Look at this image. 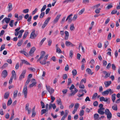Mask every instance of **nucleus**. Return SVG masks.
Masks as SVG:
<instances>
[{"label": "nucleus", "instance_id": "obj_1", "mask_svg": "<svg viewBox=\"0 0 120 120\" xmlns=\"http://www.w3.org/2000/svg\"><path fill=\"white\" fill-rule=\"evenodd\" d=\"M45 52L44 51L41 52L40 56L39 58L37 60V62L39 61L40 63L41 64L44 65L46 63V60L47 59L48 54H47L45 56Z\"/></svg>", "mask_w": 120, "mask_h": 120}, {"label": "nucleus", "instance_id": "obj_2", "mask_svg": "<svg viewBox=\"0 0 120 120\" xmlns=\"http://www.w3.org/2000/svg\"><path fill=\"white\" fill-rule=\"evenodd\" d=\"M99 99L101 101L106 102V103L108 104H109L110 103V100L109 98H105L103 97H102L100 98Z\"/></svg>", "mask_w": 120, "mask_h": 120}, {"label": "nucleus", "instance_id": "obj_3", "mask_svg": "<svg viewBox=\"0 0 120 120\" xmlns=\"http://www.w3.org/2000/svg\"><path fill=\"white\" fill-rule=\"evenodd\" d=\"M22 93L24 95V98H26L27 97V86L26 85L24 86Z\"/></svg>", "mask_w": 120, "mask_h": 120}, {"label": "nucleus", "instance_id": "obj_4", "mask_svg": "<svg viewBox=\"0 0 120 120\" xmlns=\"http://www.w3.org/2000/svg\"><path fill=\"white\" fill-rule=\"evenodd\" d=\"M105 113L107 115V118L110 119L112 117V115L109 110L108 109H106L105 111Z\"/></svg>", "mask_w": 120, "mask_h": 120}, {"label": "nucleus", "instance_id": "obj_5", "mask_svg": "<svg viewBox=\"0 0 120 120\" xmlns=\"http://www.w3.org/2000/svg\"><path fill=\"white\" fill-rule=\"evenodd\" d=\"M24 31V30H20L18 32H15V36H17L18 35V34H19L18 38H20L21 37L22 33Z\"/></svg>", "mask_w": 120, "mask_h": 120}, {"label": "nucleus", "instance_id": "obj_6", "mask_svg": "<svg viewBox=\"0 0 120 120\" xmlns=\"http://www.w3.org/2000/svg\"><path fill=\"white\" fill-rule=\"evenodd\" d=\"M73 15V14H71L68 15L65 20V22H70L73 21L72 17Z\"/></svg>", "mask_w": 120, "mask_h": 120}, {"label": "nucleus", "instance_id": "obj_7", "mask_svg": "<svg viewBox=\"0 0 120 120\" xmlns=\"http://www.w3.org/2000/svg\"><path fill=\"white\" fill-rule=\"evenodd\" d=\"M46 88L48 92L49 93L50 95H51L52 93H53L54 91V90L51 88V87L49 86H46Z\"/></svg>", "mask_w": 120, "mask_h": 120}, {"label": "nucleus", "instance_id": "obj_8", "mask_svg": "<svg viewBox=\"0 0 120 120\" xmlns=\"http://www.w3.org/2000/svg\"><path fill=\"white\" fill-rule=\"evenodd\" d=\"M29 104L27 103L26 105L25 106V111L27 112L28 114H30L31 110V109L30 108H29Z\"/></svg>", "mask_w": 120, "mask_h": 120}, {"label": "nucleus", "instance_id": "obj_9", "mask_svg": "<svg viewBox=\"0 0 120 120\" xmlns=\"http://www.w3.org/2000/svg\"><path fill=\"white\" fill-rule=\"evenodd\" d=\"M26 70H24L22 71L19 77V80H21L23 79L24 78L25 74L26 72Z\"/></svg>", "mask_w": 120, "mask_h": 120}, {"label": "nucleus", "instance_id": "obj_10", "mask_svg": "<svg viewBox=\"0 0 120 120\" xmlns=\"http://www.w3.org/2000/svg\"><path fill=\"white\" fill-rule=\"evenodd\" d=\"M65 44L66 46L67 47H73L75 46L74 45L70 42L68 41H65Z\"/></svg>", "mask_w": 120, "mask_h": 120}, {"label": "nucleus", "instance_id": "obj_11", "mask_svg": "<svg viewBox=\"0 0 120 120\" xmlns=\"http://www.w3.org/2000/svg\"><path fill=\"white\" fill-rule=\"evenodd\" d=\"M36 50L35 47H32L30 49L29 52V54L30 56H32L33 53Z\"/></svg>", "mask_w": 120, "mask_h": 120}, {"label": "nucleus", "instance_id": "obj_12", "mask_svg": "<svg viewBox=\"0 0 120 120\" xmlns=\"http://www.w3.org/2000/svg\"><path fill=\"white\" fill-rule=\"evenodd\" d=\"M35 30H34L31 33L30 37V38L31 39H33L35 37H36L37 36L35 34Z\"/></svg>", "mask_w": 120, "mask_h": 120}, {"label": "nucleus", "instance_id": "obj_13", "mask_svg": "<svg viewBox=\"0 0 120 120\" xmlns=\"http://www.w3.org/2000/svg\"><path fill=\"white\" fill-rule=\"evenodd\" d=\"M105 110V108H99L98 111V112L100 114L103 115L104 113V112Z\"/></svg>", "mask_w": 120, "mask_h": 120}, {"label": "nucleus", "instance_id": "obj_14", "mask_svg": "<svg viewBox=\"0 0 120 120\" xmlns=\"http://www.w3.org/2000/svg\"><path fill=\"white\" fill-rule=\"evenodd\" d=\"M7 75V72L6 70H4L2 72V76L3 78H5Z\"/></svg>", "mask_w": 120, "mask_h": 120}, {"label": "nucleus", "instance_id": "obj_15", "mask_svg": "<svg viewBox=\"0 0 120 120\" xmlns=\"http://www.w3.org/2000/svg\"><path fill=\"white\" fill-rule=\"evenodd\" d=\"M11 19L10 18L7 17L5 18L2 21V22H9L10 21Z\"/></svg>", "mask_w": 120, "mask_h": 120}, {"label": "nucleus", "instance_id": "obj_16", "mask_svg": "<svg viewBox=\"0 0 120 120\" xmlns=\"http://www.w3.org/2000/svg\"><path fill=\"white\" fill-rule=\"evenodd\" d=\"M111 81H107L105 82L104 84L106 87H107L111 84Z\"/></svg>", "mask_w": 120, "mask_h": 120}, {"label": "nucleus", "instance_id": "obj_17", "mask_svg": "<svg viewBox=\"0 0 120 120\" xmlns=\"http://www.w3.org/2000/svg\"><path fill=\"white\" fill-rule=\"evenodd\" d=\"M8 12H10L12 9V4L11 3H9L8 4Z\"/></svg>", "mask_w": 120, "mask_h": 120}, {"label": "nucleus", "instance_id": "obj_18", "mask_svg": "<svg viewBox=\"0 0 120 120\" xmlns=\"http://www.w3.org/2000/svg\"><path fill=\"white\" fill-rule=\"evenodd\" d=\"M12 76L11 77H12V78H14L15 79H16V74L15 71L14 70H13L11 72Z\"/></svg>", "mask_w": 120, "mask_h": 120}, {"label": "nucleus", "instance_id": "obj_19", "mask_svg": "<svg viewBox=\"0 0 120 120\" xmlns=\"http://www.w3.org/2000/svg\"><path fill=\"white\" fill-rule=\"evenodd\" d=\"M103 72L104 74L105 75L104 76V78H106L110 76V73H108L105 71H103Z\"/></svg>", "mask_w": 120, "mask_h": 120}, {"label": "nucleus", "instance_id": "obj_20", "mask_svg": "<svg viewBox=\"0 0 120 120\" xmlns=\"http://www.w3.org/2000/svg\"><path fill=\"white\" fill-rule=\"evenodd\" d=\"M108 89L103 91L102 93V95L103 96H106L108 95L109 94Z\"/></svg>", "mask_w": 120, "mask_h": 120}, {"label": "nucleus", "instance_id": "obj_21", "mask_svg": "<svg viewBox=\"0 0 120 120\" xmlns=\"http://www.w3.org/2000/svg\"><path fill=\"white\" fill-rule=\"evenodd\" d=\"M9 95V93L7 92L4 94V99H7L8 98Z\"/></svg>", "mask_w": 120, "mask_h": 120}, {"label": "nucleus", "instance_id": "obj_22", "mask_svg": "<svg viewBox=\"0 0 120 120\" xmlns=\"http://www.w3.org/2000/svg\"><path fill=\"white\" fill-rule=\"evenodd\" d=\"M64 33L65 35L64 38L65 39V40H67L68 39L69 36V33L68 31H66Z\"/></svg>", "mask_w": 120, "mask_h": 120}, {"label": "nucleus", "instance_id": "obj_23", "mask_svg": "<svg viewBox=\"0 0 120 120\" xmlns=\"http://www.w3.org/2000/svg\"><path fill=\"white\" fill-rule=\"evenodd\" d=\"M36 84V82L35 81L32 82L31 84L29 85V87L30 88L33 87L34 86H35Z\"/></svg>", "mask_w": 120, "mask_h": 120}, {"label": "nucleus", "instance_id": "obj_24", "mask_svg": "<svg viewBox=\"0 0 120 120\" xmlns=\"http://www.w3.org/2000/svg\"><path fill=\"white\" fill-rule=\"evenodd\" d=\"M99 115L98 114H94V118L95 120H99Z\"/></svg>", "mask_w": 120, "mask_h": 120}, {"label": "nucleus", "instance_id": "obj_25", "mask_svg": "<svg viewBox=\"0 0 120 120\" xmlns=\"http://www.w3.org/2000/svg\"><path fill=\"white\" fill-rule=\"evenodd\" d=\"M61 15H58L56 16L55 19H54V21L55 22H57L58 21L59 19L60 18V16H61Z\"/></svg>", "mask_w": 120, "mask_h": 120}, {"label": "nucleus", "instance_id": "obj_26", "mask_svg": "<svg viewBox=\"0 0 120 120\" xmlns=\"http://www.w3.org/2000/svg\"><path fill=\"white\" fill-rule=\"evenodd\" d=\"M21 61H22V62L23 63H24L26 64L30 65L29 63L25 60H21Z\"/></svg>", "mask_w": 120, "mask_h": 120}, {"label": "nucleus", "instance_id": "obj_27", "mask_svg": "<svg viewBox=\"0 0 120 120\" xmlns=\"http://www.w3.org/2000/svg\"><path fill=\"white\" fill-rule=\"evenodd\" d=\"M22 16L21 15L19 16L18 18H17L16 21L15 22H18V21L21 20L22 19Z\"/></svg>", "mask_w": 120, "mask_h": 120}, {"label": "nucleus", "instance_id": "obj_28", "mask_svg": "<svg viewBox=\"0 0 120 120\" xmlns=\"http://www.w3.org/2000/svg\"><path fill=\"white\" fill-rule=\"evenodd\" d=\"M116 95L115 94H113L112 96V99L113 102H114L116 99Z\"/></svg>", "mask_w": 120, "mask_h": 120}, {"label": "nucleus", "instance_id": "obj_29", "mask_svg": "<svg viewBox=\"0 0 120 120\" xmlns=\"http://www.w3.org/2000/svg\"><path fill=\"white\" fill-rule=\"evenodd\" d=\"M19 52L20 53L24 54L25 56H27L28 55L27 53L24 51L21 50Z\"/></svg>", "mask_w": 120, "mask_h": 120}, {"label": "nucleus", "instance_id": "obj_30", "mask_svg": "<svg viewBox=\"0 0 120 120\" xmlns=\"http://www.w3.org/2000/svg\"><path fill=\"white\" fill-rule=\"evenodd\" d=\"M79 87L80 88L84 89L85 88V86L83 83H80L79 85Z\"/></svg>", "mask_w": 120, "mask_h": 120}, {"label": "nucleus", "instance_id": "obj_31", "mask_svg": "<svg viewBox=\"0 0 120 120\" xmlns=\"http://www.w3.org/2000/svg\"><path fill=\"white\" fill-rule=\"evenodd\" d=\"M23 42L22 40H21L19 41L17 43L18 46H20L22 44Z\"/></svg>", "mask_w": 120, "mask_h": 120}, {"label": "nucleus", "instance_id": "obj_32", "mask_svg": "<svg viewBox=\"0 0 120 120\" xmlns=\"http://www.w3.org/2000/svg\"><path fill=\"white\" fill-rule=\"evenodd\" d=\"M56 52L58 54H60L62 53V51L60 48L56 49Z\"/></svg>", "mask_w": 120, "mask_h": 120}, {"label": "nucleus", "instance_id": "obj_33", "mask_svg": "<svg viewBox=\"0 0 120 120\" xmlns=\"http://www.w3.org/2000/svg\"><path fill=\"white\" fill-rule=\"evenodd\" d=\"M73 51L72 50H70L69 51V58H71L72 57L73 54Z\"/></svg>", "mask_w": 120, "mask_h": 120}, {"label": "nucleus", "instance_id": "obj_34", "mask_svg": "<svg viewBox=\"0 0 120 120\" xmlns=\"http://www.w3.org/2000/svg\"><path fill=\"white\" fill-rule=\"evenodd\" d=\"M86 71L89 74L91 75L93 74V73L92 72L91 70L89 68H87L86 70Z\"/></svg>", "mask_w": 120, "mask_h": 120}, {"label": "nucleus", "instance_id": "obj_35", "mask_svg": "<svg viewBox=\"0 0 120 120\" xmlns=\"http://www.w3.org/2000/svg\"><path fill=\"white\" fill-rule=\"evenodd\" d=\"M112 108L114 110H117V105H115L112 106Z\"/></svg>", "mask_w": 120, "mask_h": 120}, {"label": "nucleus", "instance_id": "obj_36", "mask_svg": "<svg viewBox=\"0 0 120 120\" xmlns=\"http://www.w3.org/2000/svg\"><path fill=\"white\" fill-rule=\"evenodd\" d=\"M109 45V42L108 41H106L104 42V45L105 48H106L108 45Z\"/></svg>", "mask_w": 120, "mask_h": 120}, {"label": "nucleus", "instance_id": "obj_37", "mask_svg": "<svg viewBox=\"0 0 120 120\" xmlns=\"http://www.w3.org/2000/svg\"><path fill=\"white\" fill-rule=\"evenodd\" d=\"M77 15H75L73 18H72V21L73 22H74L76 20L77 18Z\"/></svg>", "mask_w": 120, "mask_h": 120}, {"label": "nucleus", "instance_id": "obj_38", "mask_svg": "<svg viewBox=\"0 0 120 120\" xmlns=\"http://www.w3.org/2000/svg\"><path fill=\"white\" fill-rule=\"evenodd\" d=\"M12 103V101L11 98H10L8 101L7 105H10Z\"/></svg>", "mask_w": 120, "mask_h": 120}, {"label": "nucleus", "instance_id": "obj_39", "mask_svg": "<svg viewBox=\"0 0 120 120\" xmlns=\"http://www.w3.org/2000/svg\"><path fill=\"white\" fill-rule=\"evenodd\" d=\"M84 92L85 93L86 92V91L85 89L83 90L82 89H80L79 91V93H83V92Z\"/></svg>", "mask_w": 120, "mask_h": 120}, {"label": "nucleus", "instance_id": "obj_40", "mask_svg": "<svg viewBox=\"0 0 120 120\" xmlns=\"http://www.w3.org/2000/svg\"><path fill=\"white\" fill-rule=\"evenodd\" d=\"M46 5H44L42 8H41V12H42L43 11H44L45 9H46Z\"/></svg>", "mask_w": 120, "mask_h": 120}, {"label": "nucleus", "instance_id": "obj_41", "mask_svg": "<svg viewBox=\"0 0 120 120\" xmlns=\"http://www.w3.org/2000/svg\"><path fill=\"white\" fill-rule=\"evenodd\" d=\"M72 74L73 75L75 76L77 74V71L75 69H74L72 71Z\"/></svg>", "mask_w": 120, "mask_h": 120}, {"label": "nucleus", "instance_id": "obj_42", "mask_svg": "<svg viewBox=\"0 0 120 120\" xmlns=\"http://www.w3.org/2000/svg\"><path fill=\"white\" fill-rule=\"evenodd\" d=\"M47 111V110L46 109H42L41 111V114L42 115L45 113Z\"/></svg>", "mask_w": 120, "mask_h": 120}, {"label": "nucleus", "instance_id": "obj_43", "mask_svg": "<svg viewBox=\"0 0 120 120\" xmlns=\"http://www.w3.org/2000/svg\"><path fill=\"white\" fill-rule=\"evenodd\" d=\"M18 91L17 90H15L14 92L13 97L14 98H15L17 96Z\"/></svg>", "mask_w": 120, "mask_h": 120}, {"label": "nucleus", "instance_id": "obj_44", "mask_svg": "<svg viewBox=\"0 0 120 120\" xmlns=\"http://www.w3.org/2000/svg\"><path fill=\"white\" fill-rule=\"evenodd\" d=\"M56 101L58 105H60L62 104V102L60 99L57 100Z\"/></svg>", "mask_w": 120, "mask_h": 120}, {"label": "nucleus", "instance_id": "obj_45", "mask_svg": "<svg viewBox=\"0 0 120 120\" xmlns=\"http://www.w3.org/2000/svg\"><path fill=\"white\" fill-rule=\"evenodd\" d=\"M101 9L100 8L97 9L95 10V12L96 14H99L100 13V10Z\"/></svg>", "mask_w": 120, "mask_h": 120}, {"label": "nucleus", "instance_id": "obj_46", "mask_svg": "<svg viewBox=\"0 0 120 120\" xmlns=\"http://www.w3.org/2000/svg\"><path fill=\"white\" fill-rule=\"evenodd\" d=\"M28 32L27 31H26L24 35L23 39H25L26 37H27L28 34Z\"/></svg>", "mask_w": 120, "mask_h": 120}, {"label": "nucleus", "instance_id": "obj_47", "mask_svg": "<svg viewBox=\"0 0 120 120\" xmlns=\"http://www.w3.org/2000/svg\"><path fill=\"white\" fill-rule=\"evenodd\" d=\"M45 14V12H41L40 15L39 16V18H42L43 17Z\"/></svg>", "mask_w": 120, "mask_h": 120}, {"label": "nucleus", "instance_id": "obj_48", "mask_svg": "<svg viewBox=\"0 0 120 120\" xmlns=\"http://www.w3.org/2000/svg\"><path fill=\"white\" fill-rule=\"evenodd\" d=\"M30 81V79L28 78L26 81V82L25 83V85H26V86H27V85L29 83Z\"/></svg>", "mask_w": 120, "mask_h": 120}, {"label": "nucleus", "instance_id": "obj_49", "mask_svg": "<svg viewBox=\"0 0 120 120\" xmlns=\"http://www.w3.org/2000/svg\"><path fill=\"white\" fill-rule=\"evenodd\" d=\"M28 69L32 72H34L35 71V69L33 68H28Z\"/></svg>", "mask_w": 120, "mask_h": 120}, {"label": "nucleus", "instance_id": "obj_50", "mask_svg": "<svg viewBox=\"0 0 120 120\" xmlns=\"http://www.w3.org/2000/svg\"><path fill=\"white\" fill-rule=\"evenodd\" d=\"M86 82V79L84 78L83 79H82L80 83H83V82H84V83H85Z\"/></svg>", "mask_w": 120, "mask_h": 120}, {"label": "nucleus", "instance_id": "obj_51", "mask_svg": "<svg viewBox=\"0 0 120 120\" xmlns=\"http://www.w3.org/2000/svg\"><path fill=\"white\" fill-rule=\"evenodd\" d=\"M5 45L4 44L1 45L0 47V51H1L5 49Z\"/></svg>", "mask_w": 120, "mask_h": 120}, {"label": "nucleus", "instance_id": "obj_52", "mask_svg": "<svg viewBox=\"0 0 120 120\" xmlns=\"http://www.w3.org/2000/svg\"><path fill=\"white\" fill-rule=\"evenodd\" d=\"M84 110H81L79 113V115L80 116H82L84 115Z\"/></svg>", "mask_w": 120, "mask_h": 120}, {"label": "nucleus", "instance_id": "obj_53", "mask_svg": "<svg viewBox=\"0 0 120 120\" xmlns=\"http://www.w3.org/2000/svg\"><path fill=\"white\" fill-rule=\"evenodd\" d=\"M46 38H43L41 41V42H40V44L41 45H42L43 43L44 42V41L45 40Z\"/></svg>", "mask_w": 120, "mask_h": 120}, {"label": "nucleus", "instance_id": "obj_54", "mask_svg": "<svg viewBox=\"0 0 120 120\" xmlns=\"http://www.w3.org/2000/svg\"><path fill=\"white\" fill-rule=\"evenodd\" d=\"M75 29V27L74 26V25L73 24H72L71 25L70 27V29L71 30H74Z\"/></svg>", "mask_w": 120, "mask_h": 120}, {"label": "nucleus", "instance_id": "obj_55", "mask_svg": "<svg viewBox=\"0 0 120 120\" xmlns=\"http://www.w3.org/2000/svg\"><path fill=\"white\" fill-rule=\"evenodd\" d=\"M71 83V79L70 78H69L68 79V85H69Z\"/></svg>", "mask_w": 120, "mask_h": 120}, {"label": "nucleus", "instance_id": "obj_56", "mask_svg": "<svg viewBox=\"0 0 120 120\" xmlns=\"http://www.w3.org/2000/svg\"><path fill=\"white\" fill-rule=\"evenodd\" d=\"M41 103L42 106V109L44 108H45V105L43 102L42 101H41Z\"/></svg>", "mask_w": 120, "mask_h": 120}, {"label": "nucleus", "instance_id": "obj_57", "mask_svg": "<svg viewBox=\"0 0 120 120\" xmlns=\"http://www.w3.org/2000/svg\"><path fill=\"white\" fill-rule=\"evenodd\" d=\"M98 103L97 101H94L93 103V105L94 106H98Z\"/></svg>", "mask_w": 120, "mask_h": 120}, {"label": "nucleus", "instance_id": "obj_58", "mask_svg": "<svg viewBox=\"0 0 120 120\" xmlns=\"http://www.w3.org/2000/svg\"><path fill=\"white\" fill-rule=\"evenodd\" d=\"M29 11V9H26L24 10L23 11V13H26L28 12Z\"/></svg>", "mask_w": 120, "mask_h": 120}, {"label": "nucleus", "instance_id": "obj_59", "mask_svg": "<svg viewBox=\"0 0 120 120\" xmlns=\"http://www.w3.org/2000/svg\"><path fill=\"white\" fill-rule=\"evenodd\" d=\"M51 102H53L55 99V98L52 96L51 95Z\"/></svg>", "mask_w": 120, "mask_h": 120}, {"label": "nucleus", "instance_id": "obj_60", "mask_svg": "<svg viewBox=\"0 0 120 120\" xmlns=\"http://www.w3.org/2000/svg\"><path fill=\"white\" fill-rule=\"evenodd\" d=\"M79 106V104L78 103H76L75 106L74 108L77 109Z\"/></svg>", "mask_w": 120, "mask_h": 120}, {"label": "nucleus", "instance_id": "obj_61", "mask_svg": "<svg viewBox=\"0 0 120 120\" xmlns=\"http://www.w3.org/2000/svg\"><path fill=\"white\" fill-rule=\"evenodd\" d=\"M111 33H110L109 34L108 37V39L109 40H110L111 38Z\"/></svg>", "mask_w": 120, "mask_h": 120}, {"label": "nucleus", "instance_id": "obj_62", "mask_svg": "<svg viewBox=\"0 0 120 120\" xmlns=\"http://www.w3.org/2000/svg\"><path fill=\"white\" fill-rule=\"evenodd\" d=\"M102 45L101 42H99L98 45V48H101L102 47Z\"/></svg>", "mask_w": 120, "mask_h": 120}, {"label": "nucleus", "instance_id": "obj_63", "mask_svg": "<svg viewBox=\"0 0 120 120\" xmlns=\"http://www.w3.org/2000/svg\"><path fill=\"white\" fill-rule=\"evenodd\" d=\"M117 12V11L116 10H113L111 12V14H116Z\"/></svg>", "mask_w": 120, "mask_h": 120}, {"label": "nucleus", "instance_id": "obj_64", "mask_svg": "<svg viewBox=\"0 0 120 120\" xmlns=\"http://www.w3.org/2000/svg\"><path fill=\"white\" fill-rule=\"evenodd\" d=\"M69 70V66L68 64H67L65 68V70L66 71H67Z\"/></svg>", "mask_w": 120, "mask_h": 120}]
</instances>
